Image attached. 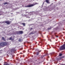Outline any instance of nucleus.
I'll use <instances>...</instances> for the list:
<instances>
[{
    "label": "nucleus",
    "instance_id": "nucleus-1",
    "mask_svg": "<svg viewBox=\"0 0 65 65\" xmlns=\"http://www.w3.org/2000/svg\"><path fill=\"white\" fill-rule=\"evenodd\" d=\"M8 44V43L7 42H3L0 43V46L4 47L6 46Z\"/></svg>",
    "mask_w": 65,
    "mask_h": 65
},
{
    "label": "nucleus",
    "instance_id": "nucleus-2",
    "mask_svg": "<svg viewBox=\"0 0 65 65\" xmlns=\"http://www.w3.org/2000/svg\"><path fill=\"white\" fill-rule=\"evenodd\" d=\"M11 23V21H10L9 20H8L3 21L2 22V23L3 24V23H6V24H7V25H10V23Z\"/></svg>",
    "mask_w": 65,
    "mask_h": 65
},
{
    "label": "nucleus",
    "instance_id": "nucleus-3",
    "mask_svg": "<svg viewBox=\"0 0 65 65\" xmlns=\"http://www.w3.org/2000/svg\"><path fill=\"white\" fill-rule=\"evenodd\" d=\"M60 51H62V50H65V44H63L59 48Z\"/></svg>",
    "mask_w": 65,
    "mask_h": 65
},
{
    "label": "nucleus",
    "instance_id": "nucleus-4",
    "mask_svg": "<svg viewBox=\"0 0 65 65\" xmlns=\"http://www.w3.org/2000/svg\"><path fill=\"white\" fill-rule=\"evenodd\" d=\"M35 5V4H30L28 5H27V6H25V7H32Z\"/></svg>",
    "mask_w": 65,
    "mask_h": 65
},
{
    "label": "nucleus",
    "instance_id": "nucleus-5",
    "mask_svg": "<svg viewBox=\"0 0 65 65\" xmlns=\"http://www.w3.org/2000/svg\"><path fill=\"white\" fill-rule=\"evenodd\" d=\"M16 33L17 34L19 35V34H22L23 33V31H19L16 32Z\"/></svg>",
    "mask_w": 65,
    "mask_h": 65
},
{
    "label": "nucleus",
    "instance_id": "nucleus-6",
    "mask_svg": "<svg viewBox=\"0 0 65 65\" xmlns=\"http://www.w3.org/2000/svg\"><path fill=\"white\" fill-rule=\"evenodd\" d=\"M15 50L14 49H12L11 50V52H12V53H13V52H14V53H15Z\"/></svg>",
    "mask_w": 65,
    "mask_h": 65
},
{
    "label": "nucleus",
    "instance_id": "nucleus-7",
    "mask_svg": "<svg viewBox=\"0 0 65 65\" xmlns=\"http://www.w3.org/2000/svg\"><path fill=\"white\" fill-rule=\"evenodd\" d=\"M41 52V51L40 50V51H39L38 52H36V55L37 56H38V55H39V53L40 52Z\"/></svg>",
    "mask_w": 65,
    "mask_h": 65
},
{
    "label": "nucleus",
    "instance_id": "nucleus-8",
    "mask_svg": "<svg viewBox=\"0 0 65 65\" xmlns=\"http://www.w3.org/2000/svg\"><path fill=\"white\" fill-rule=\"evenodd\" d=\"M21 24L23 26H25L26 25V24L24 23H21Z\"/></svg>",
    "mask_w": 65,
    "mask_h": 65
},
{
    "label": "nucleus",
    "instance_id": "nucleus-9",
    "mask_svg": "<svg viewBox=\"0 0 65 65\" xmlns=\"http://www.w3.org/2000/svg\"><path fill=\"white\" fill-rule=\"evenodd\" d=\"M34 34V33L33 32V31H32L29 33V35H31V34Z\"/></svg>",
    "mask_w": 65,
    "mask_h": 65
},
{
    "label": "nucleus",
    "instance_id": "nucleus-10",
    "mask_svg": "<svg viewBox=\"0 0 65 65\" xmlns=\"http://www.w3.org/2000/svg\"><path fill=\"white\" fill-rule=\"evenodd\" d=\"M2 40H3L4 41H6V40L5 39V38L4 37H2Z\"/></svg>",
    "mask_w": 65,
    "mask_h": 65
},
{
    "label": "nucleus",
    "instance_id": "nucleus-11",
    "mask_svg": "<svg viewBox=\"0 0 65 65\" xmlns=\"http://www.w3.org/2000/svg\"><path fill=\"white\" fill-rule=\"evenodd\" d=\"M9 40H13V39H12V38L10 37L9 39Z\"/></svg>",
    "mask_w": 65,
    "mask_h": 65
},
{
    "label": "nucleus",
    "instance_id": "nucleus-12",
    "mask_svg": "<svg viewBox=\"0 0 65 65\" xmlns=\"http://www.w3.org/2000/svg\"><path fill=\"white\" fill-rule=\"evenodd\" d=\"M4 5H6V4H8V3H7V2H6L4 3Z\"/></svg>",
    "mask_w": 65,
    "mask_h": 65
},
{
    "label": "nucleus",
    "instance_id": "nucleus-13",
    "mask_svg": "<svg viewBox=\"0 0 65 65\" xmlns=\"http://www.w3.org/2000/svg\"><path fill=\"white\" fill-rule=\"evenodd\" d=\"M46 0V3H49V1H48V0Z\"/></svg>",
    "mask_w": 65,
    "mask_h": 65
},
{
    "label": "nucleus",
    "instance_id": "nucleus-14",
    "mask_svg": "<svg viewBox=\"0 0 65 65\" xmlns=\"http://www.w3.org/2000/svg\"><path fill=\"white\" fill-rule=\"evenodd\" d=\"M19 41L20 42H21V41H22V39H21V38H20L19 40Z\"/></svg>",
    "mask_w": 65,
    "mask_h": 65
},
{
    "label": "nucleus",
    "instance_id": "nucleus-15",
    "mask_svg": "<svg viewBox=\"0 0 65 65\" xmlns=\"http://www.w3.org/2000/svg\"><path fill=\"white\" fill-rule=\"evenodd\" d=\"M62 54L60 53L59 54V56H62Z\"/></svg>",
    "mask_w": 65,
    "mask_h": 65
},
{
    "label": "nucleus",
    "instance_id": "nucleus-16",
    "mask_svg": "<svg viewBox=\"0 0 65 65\" xmlns=\"http://www.w3.org/2000/svg\"><path fill=\"white\" fill-rule=\"evenodd\" d=\"M5 65H9V64L8 63H7L6 64H4Z\"/></svg>",
    "mask_w": 65,
    "mask_h": 65
},
{
    "label": "nucleus",
    "instance_id": "nucleus-17",
    "mask_svg": "<svg viewBox=\"0 0 65 65\" xmlns=\"http://www.w3.org/2000/svg\"><path fill=\"white\" fill-rule=\"evenodd\" d=\"M52 29V28H48V30H50V29Z\"/></svg>",
    "mask_w": 65,
    "mask_h": 65
},
{
    "label": "nucleus",
    "instance_id": "nucleus-18",
    "mask_svg": "<svg viewBox=\"0 0 65 65\" xmlns=\"http://www.w3.org/2000/svg\"><path fill=\"white\" fill-rule=\"evenodd\" d=\"M26 18H29H29H30V17H27H27H26Z\"/></svg>",
    "mask_w": 65,
    "mask_h": 65
},
{
    "label": "nucleus",
    "instance_id": "nucleus-19",
    "mask_svg": "<svg viewBox=\"0 0 65 65\" xmlns=\"http://www.w3.org/2000/svg\"><path fill=\"white\" fill-rule=\"evenodd\" d=\"M32 29H33V28H30V30H32Z\"/></svg>",
    "mask_w": 65,
    "mask_h": 65
},
{
    "label": "nucleus",
    "instance_id": "nucleus-20",
    "mask_svg": "<svg viewBox=\"0 0 65 65\" xmlns=\"http://www.w3.org/2000/svg\"><path fill=\"white\" fill-rule=\"evenodd\" d=\"M44 2H43V4H44Z\"/></svg>",
    "mask_w": 65,
    "mask_h": 65
},
{
    "label": "nucleus",
    "instance_id": "nucleus-21",
    "mask_svg": "<svg viewBox=\"0 0 65 65\" xmlns=\"http://www.w3.org/2000/svg\"><path fill=\"white\" fill-rule=\"evenodd\" d=\"M13 14V13H11V14Z\"/></svg>",
    "mask_w": 65,
    "mask_h": 65
},
{
    "label": "nucleus",
    "instance_id": "nucleus-22",
    "mask_svg": "<svg viewBox=\"0 0 65 65\" xmlns=\"http://www.w3.org/2000/svg\"><path fill=\"white\" fill-rule=\"evenodd\" d=\"M60 59H61V58H62V57H60Z\"/></svg>",
    "mask_w": 65,
    "mask_h": 65
},
{
    "label": "nucleus",
    "instance_id": "nucleus-23",
    "mask_svg": "<svg viewBox=\"0 0 65 65\" xmlns=\"http://www.w3.org/2000/svg\"><path fill=\"white\" fill-rule=\"evenodd\" d=\"M56 37H58V36H56Z\"/></svg>",
    "mask_w": 65,
    "mask_h": 65
},
{
    "label": "nucleus",
    "instance_id": "nucleus-24",
    "mask_svg": "<svg viewBox=\"0 0 65 65\" xmlns=\"http://www.w3.org/2000/svg\"><path fill=\"white\" fill-rule=\"evenodd\" d=\"M3 0H0V1H2Z\"/></svg>",
    "mask_w": 65,
    "mask_h": 65
},
{
    "label": "nucleus",
    "instance_id": "nucleus-25",
    "mask_svg": "<svg viewBox=\"0 0 65 65\" xmlns=\"http://www.w3.org/2000/svg\"><path fill=\"white\" fill-rule=\"evenodd\" d=\"M2 23V22H0V23Z\"/></svg>",
    "mask_w": 65,
    "mask_h": 65
},
{
    "label": "nucleus",
    "instance_id": "nucleus-26",
    "mask_svg": "<svg viewBox=\"0 0 65 65\" xmlns=\"http://www.w3.org/2000/svg\"><path fill=\"white\" fill-rule=\"evenodd\" d=\"M61 65H64L63 64H62Z\"/></svg>",
    "mask_w": 65,
    "mask_h": 65
}]
</instances>
